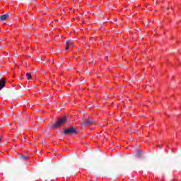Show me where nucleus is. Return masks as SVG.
<instances>
[{
    "label": "nucleus",
    "instance_id": "9b49d317",
    "mask_svg": "<svg viewBox=\"0 0 181 181\" xmlns=\"http://www.w3.org/2000/svg\"><path fill=\"white\" fill-rule=\"evenodd\" d=\"M136 125V123H134L132 127H135Z\"/></svg>",
    "mask_w": 181,
    "mask_h": 181
},
{
    "label": "nucleus",
    "instance_id": "f03ea898",
    "mask_svg": "<svg viewBox=\"0 0 181 181\" xmlns=\"http://www.w3.org/2000/svg\"><path fill=\"white\" fill-rule=\"evenodd\" d=\"M77 133V129L76 127H71L69 129L64 128V134L65 135H70L71 134H76Z\"/></svg>",
    "mask_w": 181,
    "mask_h": 181
},
{
    "label": "nucleus",
    "instance_id": "f8f14e48",
    "mask_svg": "<svg viewBox=\"0 0 181 181\" xmlns=\"http://www.w3.org/2000/svg\"><path fill=\"white\" fill-rule=\"evenodd\" d=\"M135 132H139V130L136 129L135 130Z\"/></svg>",
    "mask_w": 181,
    "mask_h": 181
},
{
    "label": "nucleus",
    "instance_id": "ddd939ff",
    "mask_svg": "<svg viewBox=\"0 0 181 181\" xmlns=\"http://www.w3.org/2000/svg\"><path fill=\"white\" fill-rule=\"evenodd\" d=\"M167 11H169V7L167 8Z\"/></svg>",
    "mask_w": 181,
    "mask_h": 181
},
{
    "label": "nucleus",
    "instance_id": "9d476101",
    "mask_svg": "<svg viewBox=\"0 0 181 181\" xmlns=\"http://www.w3.org/2000/svg\"><path fill=\"white\" fill-rule=\"evenodd\" d=\"M69 47H70V46L66 45V47H65V50H69Z\"/></svg>",
    "mask_w": 181,
    "mask_h": 181
},
{
    "label": "nucleus",
    "instance_id": "39448f33",
    "mask_svg": "<svg viewBox=\"0 0 181 181\" xmlns=\"http://www.w3.org/2000/svg\"><path fill=\"white\" fill-rule=\"evenodd\" d=\"M9 18V13H6L0 16V21H6Z\"/></svg>",
    "mask_w": 181,
    "mask_h": 181
},
{
    "label": "nucleus",
    "instance_id": "423d86ee",
    "mask_svg": "<svg viewBox=\"0 0 181 181\" xmlns=\"http://www.w3.org/2000/svg\"><path fill=\"white\" fill-rule=\"evenodd\" d=\"M135 155H136V158H142V151L136 150Z\"/></svg>",
    "mask_w": 181,
    "mask_h": 181
},
{
    "label": "nucleus",
    "instance_id": "f257e3e1",
    "mask_svg": "<svg viewBox=\"0 0 181 181\" xmlns=\"http://www.w3.org/2000/svg\"><path fill=\"white\" fill-rule=\"evenodd\" d=\"M67 121V117H63L59 119L52 126L49 125L50 129H57L59 127H62L64 122Z\"/></svg>",
    "mask_w": 181,
    "mask_h": 181
},
{
    "label": "nucleus",
    "instance_id": "1a4fd4ad",
    "mask_svg": "<svg viewBox=\"0 0 181 181\" xmlns=\"http://www.w3.org/2000/svg\"><path fill=\"white\" fill-rule=\"evenodd\" d=\"M72 45H73V42H71V40H68L66 42V46H71Z\"/></svg>",
    "mask_w": 181,
    "mask_h": 181
},
{
    "label": "nucleus",
    "instance_id": "20e7f679",
    "mask_svg": "<svg viewBox=\"0 0 181 181\" xmlns=\"http://www.w3.org/2000/svg\"><path fill=\"white\" fill-rule=\"evenodd\" d=\"M6 86V81H5V78H1L0 79V91Z\"/></svg>",
    "mask_w": 181,
    "mask_h": 181
},
{
    "label": "nucleus",
    "instance_id": "0eeeda50",
    "mask_svg": "<svg viewBox=\"0 0 181 181\" xmlns=\"http://www.w3.org/2000/svg\"><path fill=\"white\" fill-rule=\"evenodd\" d=\"M21 159H22L23 160H27V159H29V157L26 156H23V155H21L20 156Z\"/></svg>",
    "mask_w": 181,
    "mask_h": 181
},
{
    "label": "nucleus",
    "instance_id": "6e6552de",
    "mask_svg": "<svg viewBox=\"0 0 181 181\" xmlns=\"http://www.w3.org/2000/svg\"><path fill=\"white\" fill-rule=\"evenodd\" d=\"M28 80H30V78H32V74H30V73L28 72L26 74H25Z\"/></svg>",
    "mask_w": 181,
    "mask_h": 181
},
{
    "label": "nucleus",
    "instance_id": "7ed1b4c3",
    "mask_svg": "<svg viewBox=\"0 0 181 181\" xmlns=\"http://www.w3.org/2000/svg\"><path fill=\"white\" fill-rule=\"evenodd\" d=\"M82 124L84 127H87L88 125H93V124H94V121L91 120L90 117H88L85 120H83Z\"/></svg>",
    "mask_w": 181,
    "mask_h": 181
}]
</instances>
